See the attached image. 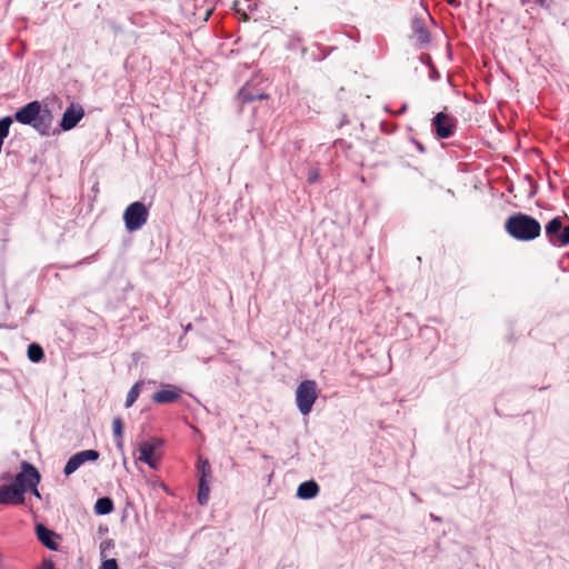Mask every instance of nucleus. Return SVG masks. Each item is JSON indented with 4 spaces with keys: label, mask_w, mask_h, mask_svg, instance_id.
<instances>
[{
    "label": "nucleus",
    "mask_w": 569,
    "mask_h": 569,
    "mask_svg": "<svg viewBox=\"0 0 569 569\" xmlns=\"http://www.w3.org/2000/svg\"><path fill=\"white\" fill-rule=\"evenodd\" d=\"M316 398L317 393H297V405L302 415L310 412Z\"/></svg>",
    "instance_id": "obj_16"
},
{
    "label": "nucleus",
    "mask_w": 569,
    "mask_h": 569,
    "mask_svg": "<svg viewBox=\"0 0 569 569\" xmlns=\"http://www.w3.org/2000/svg\"><path fill=\"white\" fill-rule=\"evenodd\" d=\"M99 456V452L93 449L83 450L73 455L64 466V475L70 476L86 461H96L98 460Z\"/></svg>",
    "instance_id": "obj_8"
},
{
    "label": "nucleus",
    "mask_w": 569,
    "mask_h": 569,
    "mask_svg": "<svg viewBox=\"0 0 569 569\" xmlns=\"http://www.w3.org/2000/svg\"><path fill=\"white\" fill-rule=\"evenodd\" d=\"M180 393H153L152 401L158 405L176 402Z\"/></svg>",
    "instance_id": "obj_21"
},
{
    "label": "nucleus",
    "mask_w": 569,
    "mask_h": 569,
    "mask_svg": "<svg viewBox=\"0 0 569 569\" xmlns=\"http://www.w3.org/2000/svg\"><path fill=\"white\" fill-rule=\"evenodd\" d=\"M411 29L413 37L420 46L430 42V33L426 27L423 18L415 17L411 21Z\"/></svg>",
    "instance_id": "obj_12"
},
{
    "label": "nucleus",
    "mask_w": 569,
    "mask_h": 569,
    "mask_svg": "<svg viewBox=\"0 0 569 569\" xmlns=\"http://www.w3.org/2000/svg\"><path fill=\"white\" fill-rule=\"evenodd\" d=\"M192 329V325L191 323H188L186 327H184V331H189Z\"/></svg>",
    "instance_id": "obj_31"
},
{
    "label": "nucleus",
    "mask_w": 569,
    "mask_h": 569,
    "mask_svg": "<svg viewBox=\"0 0 569 569\" xmlns=\"http://www.w3.org/2000/svg\"><path fill=\"white\" fill-rule=\"evenodd\" d=\"M84 117V110L81 106L71 103L62 114L60 127L63 131L73 129Z\"/></svg>",
    "instance_id": "obj_9"
},
{
    "label": "nucleus",
    "mask_w": 569,
    "mask_h": 569,
    "mask_svg": "<svg viewBox=\"0 0 569 569\" xmlns=\"http://www.w3.org/2000/svg\"><path fill=\"white\" fill-rule=\"evenodd\" d=\"M413 142H415V146L417 147V149H418L421 153H423V152L426 151V148L423 147V144H422V143H420L419 141H416V140H415Z\"/></svg>",
    "instance_id": "obj_29"
},
{
    "label": "nucleus",
    "mask_w": 569,
    "mask_h": 569,
    "mask_svg": "<svg viewBox=\"0 0 569 569\" xmlns=\"http://www.w3.org/2000/svg\"><path fill=\"white\" fill-rule=\"evenodd\" d=\"M507 233L519 241H531L541 233L540 222L526 213L517 212L511 214L505 222Z\"/></svg>",
    "instance_id": "obj_2"
},
{
    "label": "nucleus",
    "mask_w": 569,
    "mask_h": 569,
    "mask_svg": "<svg viewBox=\"0 0 569 569\" xmlns=\"http://www.w3.org/2000/svg\"><path fill=\"white\" fill-rule=\"evenodd\" d=\"M24 495L13 483L0 487V505H22Z\"/></svg>",
    "instance_id": "obj_10"
},
{
    "label": "nucleus",
    "mask_w": 569,
    "mask_h": 569,
    "mask_svg": "<svg viewBox=\"0 0 569 569\" xmlns=\"http://www.w3.org/2000/svg\"><path fill=\"white\" fill-rule=\"evenodd\" d=\"M52 113L48 108H42L37 100L18 109L14 120L21 124L31 126L41 136H49L52 124Z\"/></svg>",
    "instance_id": "obj_1"
},
{
    "label": "nucleus",
    "mask_w": 569,
    "mask_h": 569,
    "mask_svg": "<svg viewBox=\"0 0 569 569\" xmlns=\"http://www.w3.org/2000/svg\"><path fill=\"white\" fill-rule=\"evenodd\" d=\"M431 128L438 139H448L457 129V120L446 112H438L432 119Z\"/></svg>",
    "instance_id": "obj_6"
},
{
    "label": "nucleus",
    "mask_w": 569,
    "mask_h": 569,
    "mask_svg": "<svg viewBox=\"0 0 569 569\" xmlns=\"http://www.w3.org/2000/svg\"><path fill=\"white\" fill-rule=\"evenodd\" d=\"M39 569H56L51 560H44Z\"/></svg>",
    "instance_id": "obj_28"
},
{
    "label": "nucleus",
    "mask_w": 569,
    "mask_h": 569,
    "mask_svg": "<svg viewBox=\"0 0 569 569\" xmlns=\"http://www.w3.org/2000/svg\"><path fill=\"white\" fill-rule=\"evenodd\" d=\"M545 233L548 241L555 247H566L569 244V223L562 224V219L556 217L545 227Z\"/></svg>",
    "instance_id": "obj_4"
},
{
    "label": "nucleus",
    "mask_w": 569,
    "mask_h": 569,
    "mask_svg": "<svg viewBox=\"0 0 569 569\" xmlns=\"http://www.w3.org/2000/svg\"><path fill=\"white\" fill-rule=\"evenodd\" d=\"M142 389H147V390H150V391H181L180 389L171 386V385H162V383H158L157 381H138L136 382L130 391L132 392H136V391H141Z\"/></svg>",
    "instance_id": "obj_14"
},
{
    "label": "nucleus",
    "mask_w": 569,
    "mask_h": 569,
    "mask_svg": "<svg viewBox=\"0 0 569 569\" xmlns=\"http://www.w3.org/2000/svg\"><path fill=\"white\" fill-rule=\"evenodd\" d=\"M149 211L144 203L134 201L123 212V221L129 232L140 230L148 221Z\"/></svg>",
    "instance_id": "obj_3"
},
{
    "label": "nucleus",
    "mask_w": 569,
    "mask_h": 569,
    "mask_svg": "<svg viewBox=\"0 0 569 569\" xmlns=\"http://www.w3.org/2000/svg\"><path fill=\"white\" fill-rule=\"evenodd\" d=\"M209 493H210L209 482L199 481L198 502L201 506L207 505V502L209 500Z\"/></svg>",
    "instance_id": "obj_22"
},
{
    "label": "nucleus",
    "mask_w": 569,
    "mask_h": 569,
    "mask_svg": "<svg viewBox=\"0 0 569 569\" xmlns=\"http://www.w3.org/2000/svg\"><path fill=\"white\" fill-rule=\"evenodd\" d=\"M197 469L200 475L199 481L210 482L212 478V470L209 461L207 459L199 458Z\"/></svg>",
    "instance_id": "obj_17"
},
{
    "label": "nucleus",
    "mask_w": 569,
    "mask_h": 569,
    "mask_svg": "<svg viewBox=\"0 0 569 569\" xmlns=\"http://www.w3.org/2000/svg\"><path fill=\"white\" fill-rule=\"evenodd\" d=\"M535 2L546 9H550L552 4L551 0H535Z\"/></svg>",
    "instance_id": "obj_27"
},
{
    "label": "nucleus",
    "mask_w": 569,
    "mask_h": 569,
    "mask_svg": "<svg viewBox=\"0 0 569 569\" xmlns=\"http://www.w3.org/2000/svg\"><path fill=\"white\" fill-rule=\"evenodd\" d=\"M319 493V486L316 481H305L300 483L297 490V496L301 499H312Z\"/></svg>",
    "instance_id": "obj_15"
},
{
    "label": "nucleus",
    "mask_w": 569,
    "mask_h": 569,
    "mask_svg": "<svg viewBox=\"0 0 569 569\" xmlns=\"http://www.w3.org/2000/svg\"><path fill=\"white\" fill-rule=\"evenodd\" d=\"M99 569H119V567L116 559H107L101 563Z\"/></svg>",
    "instance_id": "obj_25"
},
{
    "label": "nucleus",
    "mask_w": 569,
    "mask_h": 569,
    "mask_svg": "<svg viewBox=\"0 0 569 569\" xmlns=\"http://www.w3.org/2000/svg\"><path fill=\"white\" fill-rule=\"evenodd\" d=\"M113 436L117 439V447L122 449L123 447V422L120 417L113 418L112 421Z\"/></svg>",
    "instance_id": "obj_19"
},
{
    "label": "nucleus",
    "mask_w": 569,
    "mask_h": 569,
    "mask_svg": "<svg viewBox=\"0 0 569 569\" xmlns=\"http://www.w3.org/2000/svg\"><path fill=\"white\" fill-rule=\"evenodd\" d=\"M27 355H28V358L31 362H40L43 357H44V351H43V348L33 342L31 345H29L28 347V350H27Z\"/></svg>",
    "instance_id": "obj_20"
},
{
    "label": "nucleus",
    "mask_w": 569,
    "mask_h": 569,
    "mask_svg": "<svg viewBox=\"0 0 569 569\" xmlns=\"http://www.w3.org/2000/svg\"><path fill=\"white\" fill-rule=\"evenodd\" d=\"M317 383L313 380H305L302 381L296 391H316Z\"/></svg>",
    "instance_id": "obj_23"
},
{
    "label": "nucleus",
    "mask_w": 569,
    "mask_h": 569,
    "mask_svg": "<svg viewBox=\"0 0 569 569\" xmlns=\"http://www.w3.org/2000/svg\"><path fill=\"white\" fill-rule=\"evenodd\" d=\"M139 393H128L127 400H126V408H130L137 400Z\"/></svg>",
    "instance_id": "obj_26"
},
{
    "label": "nucleus",
    "mask_w": 569,
    "mask_h": 569,
    "mask_svg": "<svg viewBox=\"0 0 569 569\" xmlns=\"http://www.w3.org/2000/svg\"><path fill=\"white\" fill-rule=\"evenodd\" d=\"M264 99H268V94L259 91L258 89H256L254 87H252L250 84L243 86L239 90L238 96H237V100L239 101V103L241 106L244 103L252 102L254 100H264Z\"/></svg>",
    "instance_id": "obj_11"
},
{
    "label": "nucleus",
    "mask_w": 569,
    "mask_h": 569,
    "mask_svg": "<svg viewBox=\"0 0 569 569\" xmlns=\"http://www.w3.org/2000/svg\"><path fill=\"white\" fill-rule=\"evenodd\" d=\"M319 179V170L317 168H311L308 172L307 181L312 184L316 183Z\"/></svg>",
    "instance_id": "obj_24"
},
{
    "label": "nucleus",
    "mask_w": 569,
    "mask_h": 569,
    "mask_svg": "<svg viewBox=\"0 0 569 569\" xmlns=\"http://www.w3.org/2000/svg\"><path fill=\"white\" fill-rule=\"evenodd\" d=\"M40 482V473L31 463L23 461L21 471L17 473L13 485L24 495L30 488L37 487Z\"/></svg>",
    "instance_id": "obj_5"
},
{
    "label": "nucleus",
    "mask_w": 569,
    "mask_h": 569,
    "mask_svg": "<svg viewBox=\"0 0 569 569\" xmlns=\"http://www.w3.org/2000/svg\"><path fill=\"white\" fill-rule=\"evenodd\" d=\"M160 446L161 441L157 438L142 442L138 449V459L147 463L150 468L157 469L159 459L156 456V451L160 448Z\"/></svg>",
    "instance_id": "obj_7"
},
{
    "label": "nucleus",
    "mask_w": 569,
    "mask_h": 569,
    "mask_svg": "<svg viewBox=\"0 0 569 569\" xmlns=\"http://www.w3.org/2000/svg\"><path fill=\"white\" fill-rule=\"evenodd\" d=\"M36 533H37V537H38L39 541L44 547H47L50 550H57L58 549V545H57V542L54 540L58 536H57V533L54 531L48 529L47 527H44L41 523H38L36 526Z\"/></svg>",
    "instance_id": "obj_13"
},
{
    "label": "nucleus",
    "mask_w": 569,
    "mask_h": 569,
    "mask_svg": "<svg viewBox=\"0 0 569 569\" xmlns=\"http://www.w3.org/2000/svg\"><path fill=\"white\" fill-rule=\"evenodd\" d=\"M29 490H30V491H32V493H33L34 496L40 497V493H39V491H38L37 487L30 488Z\"/></svg>",
    "instance_id": "obj_30"
},
{
    "label": "nucleus",
    "mask_w": 569,
    "mask_h": 569,
    "mask_svg": "<svg viewBox=\"0 0 569 569\" xmlns=\"http://www.w3.org/2000/svg\"><path fill=\"white\" fill-rule=\"evenodd\" d=\"M113 508V501L108 497L99 498L94 505V511L98 515H108L112 512Z\"/></svg>",
    "instance_id": "obj_18"
}]
</instances>
